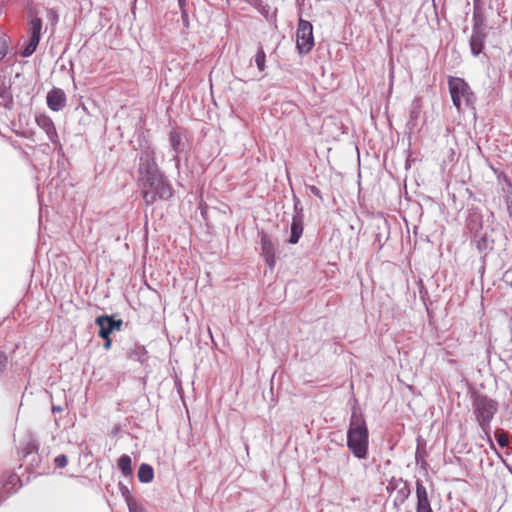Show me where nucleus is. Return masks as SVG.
<instances>
[{
  "label": "nucleus",
  "mask_w": 512,
  "mask_h": 512,
  "mask_svg": "<svg viewBox=\"0 0 512 512\" xmlns=\"http://www.w3.org/2000/svg\"><path fill=\"white\" fill-rule=\"evenodd\" d=\"M303 233V217L301 215H295L291 223V235L289 243L296 244L301 238Z\"/></svg>",
  "instance_id": "11"
},
{
  "label": "nucleus",
  "mask_w": 512,
  "mask_h": 512,
  "mask_svg": "<svg viewBox=\"0 0 512 512\" xmlns=\"http://www.w3.org/2000/svg\"><path fill=\"white\" fill-rule=\"evenodd\" d=\"M8 51V38L6 35L0 36V60H2Z\"/></svg>",
  "instance_id": "19"
},
{
  "label": "nucleus",
  "mask_w": 512,
  "mask_h": 512,
  "mask_svg": "<svg viewBox=\"0 0 512 512\" xmlns=\"http://www.w3.org/2000/svg\"><path fill=\"white\" fill-rule=\"evenodd\" d=\"M137 184L147 206L167 201L173 196L172 186L160 171L151 147L143 149L140 154Z\"/></svg>",
  "instance_id": "1"
},
{
  "label": "nucleus",
  "mask_w": 512,
  "mask_h": 512,
  "mask_svg": "<svg viewBox=\"0 0 512 512\" xmlns=\"http://www.w3.org/2000/svg\"><path fill=\"white\" fill-rule=\"evenodd\" d=\"M103 339L105 340L104 348H105L106 350L110 349V347H111V343H112V341H111V339H110V336H108V338H103Z\"/></svg>",
  "instance_id": "24"
},
{
  "label": "nucleus",
  "mask_w": 512,
  "mask_h": 512,
  "mask_svg": "<svg viewBox=\"0 0 512 512\" xmlns=\"http://www.w3.org/2000/svg\"><path fill=\"white\" fill-rule=\"evenodd\" d=\"M369 433L361 414L352 413L347 432V446L356 458L364 459L368 453Z\"/></svg>",
  "instance_id": "2"
},
{
  "label": "nucleus",
  "mask_w": 512,
  "mask_h": 512,
  "mask_svg": "<svg viewBox=\"0 0 512 512\" xmlns=\"http://www.w3.org/2000/svg\"><path fill=\"white\" fill-rule=\"evenodd\" d=\"M154 478V470L148 464H141L138 470V479L142 483H149Z\"/></svg>",
  "instance_id": "13"
},
{
  "label": "nucleus",
  "mask_w": 512,
  "mask_h": 512,
  "mask_svg": "<svg viewBox=\"0 0 512 512\" xmlns=\"http://www.w3.org/2000/svg\"><path fill=\"white\" fill-rule=\"evenodd\" d=\"M131 458L130 456L124 454L122 455L117 462L118 468L122 472L124 476L132 475V466H131Z\"/></svg>",
  "instance_id": "16"
},
{
  "label": "nucleus",
  "mask_w": 512,
  "mask_h": 512,
  "mask_svg": "<svg viewBox=\"0 0 512 512\" xmlns=\"http://www.w3.org/2000/svg\"><path fill=\"white\" fill-rule=\"evenodd\" d=\"M296 36V45L299 53L307 54L314 46L312 24L309 21L300 19Z\"/></svg>",
  "instance_id": "5"
},
{
  "label": "nucleus",
  "mask_w": 512,
  "mask_h": 512,
  "mask_svg": "<svg viewBox=\"0 0 512 512\" xmlns=\"http://www.w3.org/2000/svg\"><path fill=\"white\" fill-rule=\"evenodd\" d=\"M308 188L314 196L318 197L319 199H323L321 191L316 186L311 185Z\"/></svg>",
  "instance_id": "23"
},
{
  "label": "nucleus",
  "mask_w": 512,
  "mask_h": 512,
  "mask_svg": "<svg viewBox=\"0 0 512 512\" xmlns=\"http://www.w3.org/2000/svg\"><path fill=\"white\" fill-rule=\"evenodd\" d=\"M95 323L99 326V337L108 338L110 334L113 332V328L110 324V316L101 315L98 316L95 320Z\"/></svg>",
  "instance_id": "12"
},
{
  "label": "nucleus",
  "mask_w": 512,
  "mask_h": 512,
  "mask_svg": "<svg viewBox=\"0 0 512 512\" xmlns=\"http://www.w3.org/2000/svg\"><path fill=\"white\" fill-rule=\"evenodd\" d=\"M169 140L174 152L180 153L183 150V136L178 130L169 133Z\"/></svg>",
  "instance_id": "14"
},
{
  "label": "nucleus",
  "mask_w": 512,
  "mask_h": 512,
  "mask_svg": "<svg viewBox=\"0 0 512 512\" xmlns=\"http://www.w3.org/2000/svg\"><path fill=\"white\" fill-rule=\"evenodd\" d=\"M262 254L265 257L266 264L273 268L275 266V249L267 235L261 238Z\"/></svg>",
  "instance_id": "10"
},
{
  "label": "nucleus",
  "mask_w": 512,
  "mask_h": 512,
  "mask_svg": "<svg viewBox=\"0 0 512 512\" xmlns=\"http://www.w3.org/2000/svg\"><path fill=\"white\" fill-rule=\"evenodd\" d=\"M495 438H496V441L498 443V445L502 448L506 447L509 445V435L508 433L502 431V430H497L495 432Z\"/></svg>",
  "instance_id": "18"
},
{
  "label": "nucleus",
  "mask_w": 512,
  "mask_h": 512,
  "mask_svg": "<svg viewBox=\"0 0 512 512\" xmlns=\"http://www.w3.org/2000/svg\"><path fill=\"white\" fill-rule=\"evenodd\" d=\"M54 463L58 468H64L68 464V458L65 454L58 455L54 459Z\"/></svg>",
  "instance_id": "20"
},
{
  "label": "nucleus",
  "mask_w": 512,
  "mask_h": 512,
  "mask_svg": "<svg viewBox=\"0 0 512 512\" xmlns=\"http://www.w3.org/2000/svg\"><path fill=\"white\" fill-rule=\"evenodd\" d=\"M416 497V512H433L426 487L420 481L416 482Z\"/></svg>",
  "instance_id": "9"
},
{
  "label": "nucleus",
  "mask_w": 512,
  "mask_h": 512,
  "mask_svg": "<svg viewBox=\"0 0 512 512\" xmlns=\"http://www.w3.org/2000/svg\"><path fill=\"white\" fill-rule=\"evenodd\" d=\"M47 106L52 111H60L66 106L67 98L65 92L60 88H53L46 97Z\"/></svg>",
  "instance_id": "7"
},
{
  "label": "nucleus",
  "mask_w": 512,
  "mask_h": 512,
  "mask_svg": "<svg viewBox=\"0 0 512 512\" xmlns=\"http://www.w3.org/2000/svg\"><path fill=\"white\" fill-rule=\"evenodd\" d=\"M41 30H42V20L39 17H32L29 21V30H28V33L30 35L29 43L25 46V48L21 52V55L23 57H29L35 52V50L39 44V41H40Z\"/></svg>",
  "instance_id": "6"
},
{
  "label": "nucleus",
  "mask_w": 512,
  "mask_h": 512,
  "mask_svg": "<svg viewBox=\"0 0 512 512\" xmlns=\"http://www.w3.org/2000/svg\"><path fill=\"white\" fill-rule=\"evenodd\" d=\"M35 121L37 125L46 132L47 137L51 142H58V134L56 127L49 116H47L46 114H39L36 116Z\"/></svg>",
  "instance_id": "8"
},
{
  "label": "nucleus",
  "mask_w": 512,
  "mask_h": 512,
  "mask_svg": "<svg viewBox=\"0 0 512 512\" xmlns=\"http://www.w3.org/2000/svg\"><path fill=\"white\" fill-rule=\"evenodd\" d=\"M474 410L481 427L487 426L497 411V403L485 395H474Z\"/></svg>",
  "instance_id": "3"
},
{
  "label": "nucleus",
  "mask_w": 512,
  "mask_h": 512,
  "mask_svg": "<svg viewBox=\"0 0 512 512\" xmlns=\"http://www.w3.org/2000/svg\"><path fill=\"white\" fill-rule=\"evenodd\" d=\"M449 91L454 106L460 111L462 101L466 103L472 102L473 93L469 85L459 77H450L448 80Z\"/></svg>",
  "instance_id": "4"
},
{
  "label": "nucleus",
  "mask_w": 512,
  "mask_h": 512,
  "mask_svg": "<svg viewBox=\"0 0 512 512\" xmlns=\"http://www.w3.org/2000/svg\"><path fill=\"white\" fill-rule=\"evenodd\" d=\"M7 364V356L4 352L0 351V372H2Z\"/></svg>",
  "instance_id": "22"
},
{
  "label": "nucleus",
  "mask_w": 512,
  "mask_h": 512,
  "mask_svg": "<svg viewBox=\"0 0 512 512\" xmlns=\"http://www.w3.org/2000/svg\"><path fill=\"white\" fill-rule=\"evenodd\" d=\"M470 47L473 55H479L484 47V39L480 34H473L470 39Z\"/></svg>",
  "instance_id": "15"
},
{
  "label": "nucleus",
  "mask_w": 512,
  "mask_h": 512,
  "mask_svg": "<svg viewBox=\"0 0 512 512\" xmlns=\"http://www.w3.org/2000/svg\"><path fill=\"white\" fill-rule=\"evenodd\" d=\"M255 63L260 71H264L266 67V54L262 46H260L255 55Z\"/></svg>",
  "instance_id": "17"
},
{
  "label": "nucleus",
  "mask_w": 512,
  "mask_h": 512,
  "mask_svg": "<svg viewBox=\"0 0 512 512\" xmlns=\"http://www.w3.org/2000/svg\"><path fill=\"white\" fill-rule=\"evenodd\" d=\"M110 324L113 328V330H121V327L123 325V321L120 320H114L112 317H110Z\"/></svg>",
  "instance_id": "21"
}]
</instances>
